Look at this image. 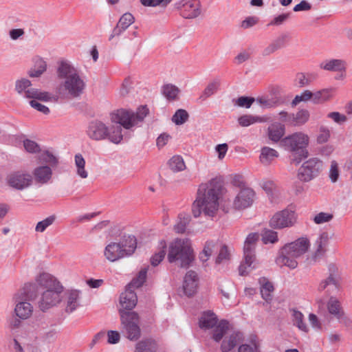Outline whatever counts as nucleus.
Returning <instances> with one entry per match:
<instances>
[{
    "label": "nucleus",
    "instance_id": "obj_1",
    "mask_svg": "<svg viewBox=\"0 0 352 352\" xmlns=\"http://www.w3.org/2000/svg\"><path fill=\"white\" fill-rule=\"evenodd\" d=\"M225 191L222 182L217 178L200 184L192 206L193 216L198 217L204 212L206 216L214 217L220 206L219 199Z\"/></svg>",
    "mask_w": 352,
    "mask_h": 352
},
{
    "label": "nucleus",
    "instance_id": "obj_2",
    "mask_svg": "<svg viewBox=\"0 0 352 352\" xmlns=\"http://www.w3.org/2000/svg\"><path fill=\"white\" fill-rule=\"evenodd\" d=\"M60 80V90L72 98L80 96L86 84L78 69L68 60L59 63L56 70Z\"/></svg>",
    "mask_w": 352,
    "mask_h": 352
},
{
    "label": "nucleus",
    "instance_id": "obj_3",
    "mask_svg": "<svg viewBox=\"0 0 352 352\" xmlns=\"http://www.w3.org/2000/svg\"><path fill=\"white\" fill-rule=\"evenodd\" d=\"M38 285L45 289L38 301V307L42 311L47 310L61 301L63 287L52 275L43 273L36 278Z\"/></svg>",
    "mask_w": 352,
    "mask_h": 352
},
{
    "label": "nucleus",
    "instance_id": "obj_4",
    "mask_svg": "<svg viewBox=\"0 0 352 352\" xmlns=\"http://www.w3.org/2000/svg\"><path fill=\"white\" fill-rule=\"evenodd\" d=\"M310 241L307 237H300L287 243L280 250L276 263L280 267L286 266L294 270L298 267L297 259L304 255L310 248Z\"/></svg>",
    "mask_w": 352,
    "mask_h": 352
},
{
    "label": "nucleus",
    "instance_id": "obj_5",
    "mask_svg": "<svg viewBox=\"0 0 352 352\" xmlns=\"http://www.w3.org/2000/svg\"><path fill=\"white\" fill-rule=\"evenodd\" d=\"M195 258L192 241L188 238H175L168 247L169 263H177L182 267H188Z\"/></svg>",
    "mask_w": 352,
    "mask_h": 352
},
{
    "label": "nucleus",
    "instance_id": "obj_6",
    "mask_svg": "<svg viewBox=\"0 0 352 352\" xmlns=\"http://www.w3.org/2000/svg\"><path fill=\"white\" fill-rule=\"evenodd\" d=\"M136 248V238L133 235L124 236L119 240L107 243L103 250V256L108 261L114 263L131 256Z\"/></svg>",
    "mask_w": 352,
    "mask_h": 352
},
{
    "label": "nucleus",
    "instance_id": "obj_7",
    "mask_svg": "<svg viewBox=\"0 0 352 352\" xmlns=\"http://www.w3.org/2000/svg\"><path fill=\"white\" fill-rule=\"evenodd\" d=\"M309 141V136L307 133L298 131L283 138L280 146L294 155H297L298 157L293 159V161L299 164L309 155L307 151Z\"/></svg>",
    "mask_w": 352,
    "mask_h": 352
},
{
    "label": "nucleus",
    "instance_id": "obj_8",
    "mask_svg": "<svg viewBox=\"0 0 352 352\" xmlns=\"http://www.w3.org/2000/svg\"><path fill=\"white\" fill-rule=\"evenodd\" d=\"M148 113L146 106H141L136 112L131 110L120 109L111 113L112 124H118L125 129H132L142 122Z\"/></svg>",
    "mask_w": 352,
    "mask_h": 352
},
{
    "label": "nucleus",
    "instance_id": "obj_9",
    "mask_svg": "<svg viewBox=\"0 0 352 352\" xmlns=\"http://www.w3.org/2000/svg\"><path fill=\"white\" fill-rule=\"evenodd\" d=\"M258 239L259 234L253 232L249 234L245 241L243 247L244 261L239 266V274L241 276L249 274L257 266L254 250Z\"/></svg>",
    "mask_w": 352,
    "mask_h": 352
},
{
    "label": "nucleus",
    "instance_id": "obj_10",
    "mask_svg": "<svg viewBox=\"0 0 352 352\" xmlns=\"http://www.w3.org/2000/svg\"><path fill=\"white\" fill-rule=\"evenodd\" d=\"M120 324L126 338L131 341L138 340L141 336L140 317L134 311L120 310Z\"/></svg>",
    "mask_w": 352,
    "mask_h": 352
},
{
    "label": "nucleus",
    "instance_id": "obj_11",
    "mask_svg": "<svg viewBox=\"0 0 352 352\" xmlns=\"http://www.w3.org/2000/svg\"><path fill=\"white\" fill-rule=\"evenodd\" d=\"M255 192L250 188L240 189L228 204H221V208L226 212L234 210H243L250 207L254 201Z\"/></svg>",
    "mask_w": 352,
    "mask_h": 352
},
{
    "label": "nucleus",
    "instance_id": "obj_12",
    "mask_svg": "<svg viewBox=\"0 0 352 352\" xmlns=\"http://www.w3.org/2000/svg\"><path fill=\"white\" fill-rule=\"evenodd\" d=\"M15 90L21 96L28 99H38L39 101L48 102L54 96L47 91L32 87L31 81L27 78H21L15 82Z\"/></svg>",
    "mask_w": 352,
    "mask_h": 352
},
{
    "label": "nucleus",
    "instance_id": "obj_13",
    "mask_svg": "<svg viewBox=\"0 0 352 352\" xmlns=\"http://www.w3.org/2000/svg\"><path fill=\"white\" fill-rule=\"evenodd\" d=\"M342 288V276L340 271L335 264H329L326 278L322 279L318 285L320 292L326 291L329 294L339 292Z\"/></svg>",
    "mask_w": 352,
    "mask_h": 352
},
{
    "label": "nucleus",
    "instance_id": "obj_14",
    "mask_svg": "<svg viewBox=\"0 0 352 352\" xmlns=\"http://www.w3.org/2000/svg\"><path fill=\"white\" fill-rule=\"evenodd\" d=\"M324 162L318 157H311L304 162L298 170V178L303 182H309L317 177L322 171Z\"/></svg>",
    "mask_w": 352,
    "mask_h": 352
},
{
    "label": "nucleus",
    "instance_id": "obj_15",
    "mask_svg": "<svg viewBox=\"0 0 352 352\" xmlns=\"http://www.w3.org/2000/svg\"><path fill=\"white\" fill-rule=\"evenodd\" d=\"M298 215L290 208H285L274 214L270 220V226L274 229L293 227L297 222Z\"/></svg>",
    "mask_w": 352,
    "mask_h": 352
},
{
    "label": "nucleus",
    "instance_id": "obj_16",
    "mask_svg": "<svg viewBox=\"0 0 352 352\" xmlns=\"http://www.w3.org/2000/svg\"><path fill=\"white\" fill-rule=\"evenodd\" d=\"M175 8L185 19H195L201 14V4L199 0H181L175 4Z\"/></svg>",
    "mask_w": 352,
    "mask_h": 352
},
{
    "label": "nucleus",
    "instance_id": "obj_17",
    "mask_svg": "<svg viewBox=\"0 0 352 352\" xmlns=\"http://www.w3.org/2000/svg\"><path fill=\"white\" fill-rule=\"evenodd\" d=\"M8 184L17 190H23L32 184L33 178L30 173L25 170H18L10 173L7 177Z\"/></svg>",
    "mask_w": 352,
    "mask_h": 352
},
{
    "label": "nucleus",
    "instance_id": "obj_18",
    "mask_svg": "<svg viewBox=\"0 0 352 352\" xmlns=\"http://www.w3.org/2000/svg\"><path fill=\"white\" fill-rule=\"evenodd\" d=\"M329 242V234L327 232L321 233L314 243V252L308 258L309 263H314L320 259L327 251V245Z\"/></svg>",
    "mask_w": 352,
    "mask_h": 352
},
{
    "label": "nucleus",
    "instance_id": "obj_19",
    "mask_svg": "<svg viewBox=\"0 0 352 352\" xmlns=\"http://www.w3.org/2000/svg\"><path fill=\"white\" fill-rule=\"evenodd\" d=\"M138 297L134 291L129 287H126L120 296V306L118 311H129L132 310L137 305Z\"/></svg>",
    "mask_w": 352,
    "mask_h": 352
},
{
    "label": "nucleus",
    "instance_id": "obj_20",
    "mask_svg": "<svg viewBox=\"0 0 352 352\" xmlns=\"http://www.w3.org/2000/svg\"><path fill=\"white\" fill-rule=\"evenodd\" d=\"M107 126L98 120L92 121L89 123L87 134L92 140H102L107 138Z\"/></svg>",
    "mask_w": 352,
    "mask_h": 352
},
{
    "label": "nucleus",
    "instance_id": "obj_21",
    "mask_svg": "<svg viewBox=\"0 0 352 352\" xmlns=\"http://www.w3.org/2000/svg\"><path fill=\"white\" fill-rule=\"evenodd\" d=\"M15 302L14 313L21 320H26L31 317L33 313V306L27 300L21 299L19 295L14 297Z\"/></svg>",
    "mask_w": 352,
    "mask_h": 352
},
{
    "label": "nucleus",
    "instance_id": "obj_22",
    "mask_svg": "<svg viewBox=\"0 0 352 352\" xmlns=\"http://www.w3.org/2000/svg\"><path fill=\"white\" fill-rule=\"evenodd\" d=\"M197 281V274L195 272L190 270L186 274L184 279L183 289L187 296H192L196 292Z\"/></svg>",
    "mask_w": 352,
    "mask_h": 352
},
{
    "label": "nucleus",
    "instance_id": "obj_23",
    "mask_svg": "<svg viewBox=\"0 0 352 352\" xmlns=\"http://www.w3.org/2000/svg\"><path fill=\"white\" fill-rule=\"evenodd\" d=\"M52 170L47 165H41L34 168L33 175L35 180L40 184L48 183L52 177Z\"/></svg>",
    "mask_w": 352,
    "mask_h": 352
},
{
    "label": "nucleus",
    "instance_id": "obj_24",
    "mask_svg": "<svg viewBox=\"0 0 352 352\" xmlns=\"http://www.w3.org/2000/svg\"><path fill=\"white\" fill-rule=\"evenodd\" d=\"M80 291L69 289L66 292V311L72 313L80 306Z\"/></svg>",
    "mask_w": 352,
    "mask_h": 352
},
{
    "label": "nucleus",
    "instance_id": "obj_25",
    "mask_svg": "<svg viewBox=\"0 0 352 352\" xmlns=\"http://www.w3.org/2000/svg\"><path fill=\"white\" fill-rule=\"evenodd\" d=\"M327 308L331 315L334 316L338 319H341L344 316V312L342 309L340 300L334 296H331L327 301Z\"/></svg>",
    "mask_w": 352,
    "mask_h": 352
},
{
    "label": "nucleus",
    "instance_id": "obj_26",
    "mask_svg": "<svg viewBox=\"0 0 352 352\" xmlns=\"http://www.w3.org/2000/svg\"><path fill=\"white\" fill-rule=\"evenodd\" d=\"M218 323L217 316L211 311L204 312L199 321L200 328L205 330L213 329Z\"/></svg>",
    "mask_w": 352,
    "mask_h": 352
},
{
    "label": "nucleus",
    "instance_id": "obj_27",
    "mask_svg": "<svg viewBox=\"0 0 352 352\" xmlns=\"http://www.w3.org/2000/svg\"><path fill=\"white\" fill-rule=\"evenodd\" d=\"M322 69L330 72H343L346 69V62L341 59H329L320 64Z\"/></svg>",
    "mask_w": 352,
    "mask_h": 352
},
{
    "label": "nucleus",
    "instance_id": "obj_28",
    "mask_svg": "<svg viewBox=\"0 0 352 352\" xmlns=\"http://www.w3.org/2000/svg\"><path fill=\"white\" fill-rule=\"evenodd\" d=\"M285 133V127L283 124L275 122L268 127V137L273 142L281 141L283 136Z\"/></svg>",
    "mask_w": 352,
    "mask_h": 352
},
{
    "label": "nucleus",
    "instance_id": "obj_29",
    "mask_svg": "<svg viewBox=\"0 0 352 352\" xmlns=\"http://www.w3.org/2000/svg\"><path fill=\"white\" fill-rule=\"evenodd\" d=\"M263 189L267 194L272 203H277L280 197V191L276 183L272 180L264 181L262 184Z\"/></svg>",
    "mask_w": 352,
    "mask_h": 352
},
{
    "label": "nucleus",
    "instance_id": "obj_30",
    "mask_svg": "<svg viewBox=\"0 0 352 352\" xmlns=\"http://www.w3.org/2000/svg\"><path fill=\"white\" fill-rule=\"evenodd\" d=\"M278 156L279 154L277 151L268 146H264L261 150L259 160L264 166H269Z\"/></svg>",
    "mask_w": 352,
    "mask_h": 352
},
{
    "label": "nucleus",
    "instance_id": "obj_31",
    "mask_svg": "<svg viewBox=\"0 0 352 352\" xmlns=\"http://www.w3.org/2000/svg\"><path fill=\"white\" fill-rule=\"evenodd\" d=\"M287 39L286 35H281L274 39L272 43H270L267 46H266L262 54L264 56H270L274 54L275 52L278 50L279 49L283 47L285 45Z\"/></svg>",
    "mask_w": 352,
    "mask_h": 352
},
{
    "label": "nucleus",
    "instance_id": "obj_32",
    "mask_svg": "<svg viewBox=\"0 0 352 352\" xmlns=\"http://www.w3.org/2000/svg\"><path fill=\"white\" fill-rule=\"evenodd\" d=\"M216 248V242L213 241H207L205 243L202 251L199 254V258L204 266L208 265V261Z\"/></svg>",
    "mask_w": 352,
    "mask_h": 352
},
{
    "label": "nucleus",
    "instance_id": "obj_33",
    "mask_svg": "<svg viewBox=\"0 0 352 352\" xmlns=\"http://www.w3.org/2000/svg\"><path fill=\"white\" fill-rule=\"evenodd\" d=\"M241 339V334L239 332L232 333L229 336L226 337L221 344V351L229 352L240 342Z\"/></svg>",
    "mask_w": 352,
    "mask_h": 352
},
{
    "label": "nucleus",
    "instance_id": "obj_34",
    "mask_svg": "<svg viewBox=\"0 0 352 352\" xmlns=\"http://www.w3.org/2000/svg\"><path fill=\"white\" fill-rule=\"evenodd\" d=\"M86 162L80 153L74 155V166L76 175L81 179H87L89 175L88 170L85 168Z\"/></svg>",
    "mask_w": 352,
    "mask_h": 352
},
{
    "label": "nucleus",
    "instance_id": "obj_35",
    "mask_svg": "<svg viewBox=\"0 0 352 352\" xmlns=\"http://www.w3.org/2000/svg\"><path fill=\"white\" fill-rule=\"evenodd\" d=\"M259 284L261 285L260 290L263 299L270 302L272 299V292L274 291L272 283L265 278L262 277L259 279Z\"/></svg>",
    "mask_w": 352,
    "mask_h": 352
},
{
    "label": "nucleus",
    "instance_id": "obj_36",
    "mask_svg": "<svg viewBox=\"0 0 352 352\" xmlns=\"http://www.w3.org/2000/svg\"><path fill=\"white\" fill-rule=\"evenodd\" d=\"M46 69V61L41 57H36L34 59V66L28 71V75L32 78H37L41 76Z\"/></svg>",
    "mask_w": 352,
    "mask_h": 352
},
{
    "label": "nucleus",
    "instance_id": "obj_37",
    "mask_svg": "<svg viewBox=\"0 0 352 352\" xmlns=\"http://www.w3.org/2000/svg\"><path fill=\"white\" fill-rule=\"evenodd\" d=\"M113 124L110 127L107 126V138L114 144L120 143L123 139L122 127Z\"/></svg>",
    "mask_w": 352,
    "mask_h": 352
},
{
    "label": "nucleus",
    "instance_id": "obj_38",
    "mask_svg": "<svg viewBox=\"0 0 352 352\" xmlns=\"http://www.w3.org/2000/svg\"><path fill=\"white\" fill-rule=\"evenodd\" d=\"M157 348V344L154 340L145 339L135 344L134 352H156Z\"/></svg>",
    "mask_w": 352,
    "mask_h": 352
},
{
    "label": "nucleus",
    "instance_id": "obj_39",
    "mask_svg": "<svg viewBox=\"0 0 352 352\" xmlns=\"http://www.w3.org/2000/svg\"><path fill=\"white\" fill-rule=\"evenodd\" d=\"M334 91V88H327L313 92V103L319 104L329 100L333 97Z\"/></svg>",
    "mask_w": 352,
    "mask_h": 352
},
{
    "label": "nucleus",
    "instance_id": "obj_40",
    "mask_svg": "<svg viewBox=\"0 0 352 352\" xmlns=\"http://www.w3.org/2000/svg\"><path fill=\"white\" fill-rule=\"evenodd\" d=\"M190 221V216L189 214L186 213L179 214L173 226L174 231L177 234L184 233Z\"/></svg>",
    "mask_w": 352,
    "mask_h": 352
},
{
    "label": "nucleus",
    "instance_id": "obj_41",
    "mask_svg": "<svg viewBox=\"0 0 352 352\" xmlns=\"http://www.w3.org/2000/svg\"><path fill=\"white\" fill-rule=\"evenodd\" d=\"M292 314V322L294 326H296L299 330L303 332L308 331V327L304 321L303 314L295 309L290 310Z\"/></svg>",
    "mask_w": 352,
    "mask_h": 352
},
{
    "label": "nucleus",
    "instance_id": "obj_42",
    "mask_svg": "<svg viewBox=\"0 0 352 352\" xmlns=\"http://www.w3.org/2000/svg\"><path fill=\"white\" fill-rule=\"evenodd\" d=\"M162 93L168 100L172 101L178 98L180 90L174 85L167 84L162 87Z\"/></svg>",
    "mask_w": 352,
    "mask_h": 352
},
{
    "label": "nucleus",
    "instance_id": "obj_43",
    "mask_svg": "<svg viewBox=\"0 0 352 352\" xmlns=\"http://www.w3.org/2000/svg\"><path fill=\"white\" fill-rule=\"evenodd\" d=\"M266 121V119L260 116L253 115H243L238 118L239 125L247 127L255 123H261Z\"/></svg>",
    "mask_w": 352,
    "mask_h": 352
},
{
    "label": "nucleus",
    "instance_id": "obj_44",
    "mask_svg": "<svg viewBox=\"0 0 352 352\" xmlns=\"http://www.w3.org/2000/svg\"><path fill=\"white\" fill-rule=\"evenodd\" d=\"M309 112L307 109H301L296 113H292V126H299L305 124L309 120Z\"/></svg>",
    "mask_w": 352,
    "mask_h": 352
},
{
    "label": "nucleus",
    "instance_id": "obj_45",
    "mask_svg": "<svg viewBox=\"0 0 352 352\" xmlns=\"http://www.w3.org/2000/svg\"><path fill=\"white\" fill-rule=\"evenodd\" d=\"M228 329V323L225 320L220 321L214 327L212 333V338L215 342H219L226 334Z\"/></svg>",
    "mask_w": 352,
    "mask_h": 352
},
{
    "label": "nucleus",
    "instance_id": "obj_46",
    "mask_svg": "<svg viewBox=\"0 0 352 352\" xmlns=\"http://www.w3.org/2000/svg\"><path fill=\"white\" fill-rule=\"evenodd\" d=\"M160 250L151 258V263L153 266H157L164 259L166 255V243L162 240L159 243Z\"/></svg>",
    "mask_w": 352,
    "mask_h": 352
},
{
    "label": "nucleus",
    "instance_id": "obj_47",
    "mask_svg": "<svg viewBox=\"0 0 352 352\" xmlns=\"http://www.w3.org/2000/svg\"><path fill=\"white\" fill-rule=\"evenodd\" d=\"M168 166L173 172H180L186 168L184 159L180 155L173 156L168 162Z\"/></svg>",
    "mask_w": 352,
    "mask_h": 352
},
{
    "label": "nucleus",
    "instance_id": "obj_48",
    "mask_svg": "<svg viewBox=\"0 0 352 352\" xmlns=\"http://www.w3.org/2000/svg\"><path fill=\"white\" fill-rule=\"evenodd\" d=\"M220 85L221 82L219 79H214L208 84L200 98L205 100L214 95L219 89Z\"/></svg>",
    "mask_w": 352,
    "mask_h": 352
},
{
    "label": "nucleus",
    "instance_id": "obj_49",
    "mask_svg": "<svg viewBox=\"0 0 352 352\" xmlns=\"http://www.w3.org/2000/svg\"><path fill=\"white\" fill-rule=\"evenodd\" d=\"M147 271L148 267L142 268L138 273V276L131 280L127 287H130L131 289L138 288L141 287L146 280Z\"/></svg>",
    "mask_w": 352,
    "mask_h": 352
},
{
    "label": "nucleus",
    "instance_id": "obj_50",
    "mask_svg": "<svg viewBox=\"0 0 352 352\" xmlns=\"http://www.w3.org/2000/svg\"><path fill=\"white\" fill-rule=\"evenodd\" d=\"M331 136V130L327 126L321 125L316 135V142L318 144H325L330 140Z\"/></svg>",
    "mask_w": 352,
    "mask_h": 352
},
{
    "label": "nucleus",
    "instance_id": "obj_51",
    "mask_svg": "<svg viewBox=\"0 0 352 352\" xmlns=\"http://www.w3.org/2000/svg\"><path fill=\"white\" fill-rule=\"evenodd\" d=\"M41 162L46 164L45 165L50 166H56L58 164V158L50 151H45L39 155Z\"/></svg>",
    "mask_w": 352,
    "mask_h": 352
},
{
    "label": "nucleus",
    "instance_id": "obj_52",
    "mask_svg": "<svg viewBox=\"0 0 352 352\" xmlns=\"http://www.w3.org/2000/svg\"><path fill=\"white\" fill-rule=\"evenodd\" d=\"M340 168L339 164L335 160H332L330 162V166L329 169V178L332 183H336L338 181L340 177Z\"/></svg>",
    "mask_w": 352,
    "mask_h": 352
},
{
    "label": "nucleus",
    "instance_id": "obj_53",
    "mask_svg": "<svg viewBox=\"0 0 352 352\" xmlns=\"http://www.w3.org/2000/svg\"><path fill=\"white\" fill-rule=\"evenodd\" d=\"M56 217L54 215H50L42 221H38L35 226V231L40 233L45 232L47 228L54 223Z\"/></svg>",
    "mask_w": 352,
    "mask_h": 352
},
{
    "label": "nucleus",
    "instance_id": "obj_54",
    "mask_svg": "<svg viewBox=\"0 0 352 352\" xmlns=\"http://www.w3.org/2000/svg\"><path fill=\"white\" fill-rule=\"evenodd\" d=\"M263 243H275L278 241V233L272 230H265L261 234Z\"/></svg>",
    "mask_w": 352,
    "mask_h": 352
},
{
    "label": "nucleus",
    "instance_id": "obj_55",
    "mask_svg": "<svg viewBox=\"0 0 352 352\" xmlns=\"http://www.w3.org/2000/svg\"><path fill=\"white\" fill-rule=\"evenodd\" d=\"M313 92L309 90H305L299 95H296L292 102V106H296L301 102H307L311 100L313 102Z\"/></svg>",
    "mask_w": 352,
    "mask_h": 352
},
{
    "label": "nucleus",
    "instance_id": "obj_56",
    "mask_svg": "<svg viewBox=\"0 0 352 352\" xmlns=\"http://www.w3.org/2000/svg\"><path fill=\"white\" fill-rule=\"evenodd\" d=\"M188 118V113L184 109H178L172 117V121L176 125H182L185 123Z\"/></svg>",
    "mask_w": 352,
    "mask_h": 352
},
{
    "label": "nucleus",
    "instance_id": "obj_57",
    "mask_svg": "<svg viewBox=\"0 0 352 352\" xmlns=\"http://www.w3.org/2000/svg\"><path fill=\"white\" fill-rule=\"evenodd\" d=\"M230 249H229L226 245H223L221 246L219 254L216 258L215 263L216 264L226 263L230 260Z\"/></svg>",
    "mask_w": 352,
    "mask_h": 352
},
{
    "label": "nucleus",
    "instance_id": "obj_58",
    "mask_svg": "<svg viewBox=\"0 0 352 352\" xmlns=\"http://www.w3.org/2000/svg\"><path fill=\"white\" fill-rule=\"evenodd\" d=\"M333 218V215L330 212H320L314 215L312 218L313 221L316 224H322L331 221Z\"/></svg>",
    "mask_w": 352,
    "mask_h": 352
},
{
    "label": "nucleus",
    "instance_id": "obj_59",
    "mask_svg": "<svg viewBox=\"0 0 352 352\" xmlns=\"http://www.w3.org/2000/svg\"><path fill=\"white\" fill-rule=\"evenodd\" d=\"M134 22V17L131 13L124 14L120 19L118 25L122 30H126Z\"/></svg>",
    "mask_w": 352,
    "mask_h": 352
},
{
    "label": "nucleus",
    "instance_id": "obj_60",
    "mask_svg": "<svg viewBox=\"0 0 352 352\" xmlns=\"http://www.w3.org/2000/svg\"><path fill=\"white\" fill-rule=\"evenodd\" d=\"M38 99H31L30 101V105L37 110L38 111H40L41 113L47 115L50 113V109L47 107H46L44 104H41L38 102Z\"/></svg>",
    "mask_w": 352,
    "mask_h": 352
},
{
    "label": "nucleus",
    "instance_id": "obj_61",
    "mask_svg": "<svg viewBox=\"0 0 352 352\" xmlns=\"http://www.w3.org/2000/svg\"><path fill=\"white\" fill-rule=\"evenodd\" d=\"M23 146L25 151L29 153H34L40 151L38 144L34 141L30 140H25L23 141Z\"/></svg>",
    "mask_w": 352,
    "mask_h": 352
},
{
    "label": "nucleus",
    "instance_id": "obj_62",
    "mask_svg": "<svg viewBox=\"0 0 352 352\" xmlns=\"http://www.w3.org/2000/svg\"><path fill=\"white\" fill-rule=\"evenodd\" d=\"M107 342L110 344H118L121 338L120 333L118 331L109 330L107 332Z\"/></svg>",
    "mask_w": 352,
    "mask_h": 352
},
{
    "label": "nucleus",
    "instance_id": "obj_63",
    "mask_svg": "<svg viewBox=\"0 0 352 352\" xmlns=\"http://www.w3.org/2000/svg\"><path fill=\"white\" fill-rule=\"evenodd\" d=\"M228 150V146L226 143L217 144L214 147V151L217 154V157L219 160H222Z\"/></svg>",
    "mask_w": 352,
    "mask_h": 352
},
{
    "label": "nucleus",
    "instance_id": "obj_64",
    "mask_svg": "<svg viewBox=\"0 0 352 352\" xmlns=\"http://www.w3.org/2000/svg\"><path fill=\"white\" fill-rule=\"evenodd\" d=\"M254 101V98L241 96L236 100V104L239 107L250 108Z\"/></svg>",
    "mask_w": 352,
    "mask_h": 352
}]
</instances>
